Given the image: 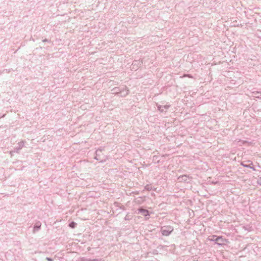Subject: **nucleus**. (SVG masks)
Segmentation results:
<instances>
[{
    "label": "nucleus",
    "mask_w": 261,
    "mask_h": 261,
    "mask_svg": "<svg viewBox=\"0 0 261 261\" xmlns=\"http://www.w3.org/2000/svg\"><path fill=\"white\" fill-rule=\"evenodd\" d=\"M173 231V228L171 226H164L161 228L160 232L164 236H168Z\"/></svg>",
    "instance_id": "2"
},
{
    "label": "nucleus",
    "mask_w": 261,
    "mask_h": 261,
    "mask_svg": "<svg viewBox=\"0 0 261 261\" xmlns=\"http://www.w3.org/2000/svg\"><path fill=\"white\" fill-rule=\"evenodd\" d=\"M241 165L242 166H243V167H246V168H249V167H250V165H246V164H244V163H243V162H242V163H241Z\"/></svg>",
    "instance_id": "6"
},
{
    "label": "nucleus",
    "mask_w": 261,
    "mask_h": 261,
    "mask_svg": "<svg viewBox=\"0 0 261 261\" xmlns=\"http://www.w3.org/2000/svg\"><path fill=\"white\" fill-rule=\"evenodd\" d=\"M178 179L179 181H187L189 179V177L186 175H183L182 176H179L178 178Z\"/></svg>",
    "instance_id": "4"
},
{
    "label": "nucleus",
    "mask_w": 261,
    "mask_h": 261,
    "mask_svg": "<svg viewBox=\"0 0 261 261\" xmlns=\"http://www.w3.org/2000/svg\"><path fill=\"white\" fill-rule=\"evenodd\" d=\"M169 105H165V106H161L159 105L158 106V110L162 112L164 111V109L167 110L169 108Z\"/></svg>",
    "instance_id": "3"
},
{
    "label": "nucleus",
    "mask_w": 261,
    "mask_h": 261,
    "mask_svg": "<svg viewBox=\"0 0 261 261\" xmlns=\"http://www.w3.org/2000/svg\"><path fill=\"white\" fill-rule=\"evenodd\" d=\"M147 189H148V195H149L150 193V190H149V188L148 186Z\"/></svg>",
    "instance_id": "8"
},
{
    "label": "nucleus",
    "mask_w": 261,
    "mask_h": 261,
    "mask_svg": "<svg viewBox=\"0 0 261 261\" xmlns=\"http://www.w3.org/2000/svg\"><path fill=\"white\" fill-rule=\"evenodd\" d=\"M75 225V223L74 222H72L69 224V226L72 228H73V227H74Z\"/></svg>",
    "instance_id": "7"
},
{
    "label": "nucleus",
    "mask_w": 261,
    "mask_h": 261,
    "mask_svg": "<svg viewBox=\"0 0 261 261\" xmlns=\"http://www.w3.org/2000/svg\"><path fill=\"white\" fill-rule=\"evenodd\" d=\"M147 213H148V216H149V211L148 210Z\"/></svg>",
    "instance_id": "10"
},
{
    "label": "nucleus",
    "mask_w": 261,
    "mask_h": 261,
    "mask_svg": "<svg viewBox=\"0 0 261 261\" xmlns=\"http://www.w3.org/2000/svg\"><path fill=\"white\" fill-rule=\"evenodd\" d=\"M249 168L252 169L253 170H255V169L253 167H252V166H250V167H249Z\"/></svg>",
    "instance_id": "9"
},
{
    "label": "nucleus",
    "mask_w": 261,
    "mask_h": 261,
    "mask_svg": "<svg viewBox=\"0 0 261 261\" xmlns=\"http://www.w3.org/2000/svg\"><path fill=\"white\" fill-rule=\"evenodd\" d=\"M181 77H190V78H193V76L189 74H185Z\"/></svg>",
    "instance_id": "5"
},
{
    "label": "nucleus",
    "mask_w": 261,
    "mask_h": 261,
    "mask_svg": "<svg viewBox=\"0 0 261 261\" xmlns=\"http://www.w3.org/2000/svg\"><path fill=\"white\" fill-rule=\"evenodd\" d=\"M208 240L214 242L216 244L219 246H222L225 244L227 240L223 238L222 236H212L208 238Z\"/></svg>",
    "instance_id": "1"
},
{
    "label": "nucleus",
    "mask_w": 261,
    "mask_h": 261,
    "mask_svg": "<svg viewBox=\"0 0 261 261\" xmlns=\"http://www.w3.org/2000/svg\"><path fill=\"white\" fill-rule=\"evenodd\" d=\"M150 194H151L152 196L153 195V193H152V192L150 193Z\"/></svg>",
    "instance_id": "11"
}]
</instances>
